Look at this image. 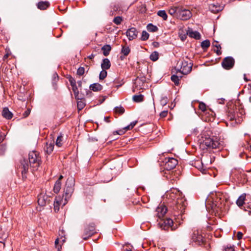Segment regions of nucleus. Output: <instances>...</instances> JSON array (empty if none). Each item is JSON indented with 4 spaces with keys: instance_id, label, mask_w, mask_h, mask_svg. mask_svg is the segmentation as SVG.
<instances>
[{
    "instance_id": "c03bdc74",
    "label": "nucleus",
    "mask_w": 251,
    "mask_h": 251,
    "mask_svg": "<svg viewBox=\"0 0 251 251\" xmlns=\"http://www.w3.org/2000/svg\"><path fill=\"white\" fill-rule=\"evenodd\" d=\"M67 78L68 79L72 87L76 85L75 80L72 76L69 75Z\"/></svg>"
},
{
    "instance_id": "39448f33",
    "label": "nucleus",
    "mask_w": 251,
    "mask_h": 251,
    "mask_svg": "<svg viewBox=\"0 0 251 251\" xmlns=\"http://www.w3.org/2000/svg\"><path fill=\"white\" fill-rule=\"evenodd\" d=\"M146 79L145 76L137 77L134 80L133 86V91L134 92L144 89L145 83Z\"/></svg>"
},
{
    "instance_id": "cd10ccee",
    "label": "nucleus",
    "mask_w": 251,
    "mask_h": 251,
    "mask_svg": "<svg viewBox=\"0 0 251 251\" xmlns=\"http://www.w3.org/2000/svg\"><path fill=\"white\" fill-rule=\"evenodd\" d=\"M209 10L213 13H216L221 10V8L219 5L215 4H210L209 7Z\"/></svg>"
},
{
    "instance_id": "c9c22d12",
    "label": "nucleus",
    "mask_w": 251,
    "mask_h": 251,
    "mask_svg": "<svg viewBox=\"0 0 251 251\" xmlns=\"http://www.w3.org/2000/svg\"><path fill=\"white\" fill-rule=\"evenodd\" d=\"M72 90L74 92L75 98L77 100L80 99V98L79 97V91L76 86V85L72 86Z\"/></svg>"
},
{
    "instance_id": "13d9d810",
    "label": "nucleus",
    "mask_w": 251,
    "mask_h": 251,
    "mask_svg": "<svg viewBox=\"0 0 251 251\" xmlns=\"http://www.w3.org/2000/svg\"><path fill=\"white\" fill-rule=\"evenodd\" d=\"M4 136L3 135L1 132H0V143L4 140Z\"/></svg>"
},
{
    "instance_id": "c756f323",
    "label": "nucleus",
    "mask_w": 251,
    "mask_h": 251,
    "mask_svg": "<svg viewBox=\"0 0 251 251\" xmlns=\"http://www.w3.org/2000/svg\"><path fill=\"white\" fill-rule=\"evenodd\" d=\"M132 100L135 102H140L144 100V96L142 94L134 95Z\"/></svg>"
},
{
    "instance_id": "338daca9",
    "label": "nucleus",
    "mask_w": 251,
    "mask_h": 251,
    "mask_svg": "<svg viewBox=\"0 0 251 251\" xmlns=\"http://www.w3.org/2000/svg\"><path fill=\"white\" fill-rule=\"evenodd\" d=\"M63 178V176L62 175L60 176L58 179L57 180H59V182H61V179Z\"/></svg>"
},
{
    "instance_id": "423d86ee",
    "label": "nucleus",
    "mask_w": 251,
    "mask_h": 251,
    "mask_svg": "<svg viewBox=\"0 0 251 251\" xmlns=\"http://www.w3.org/2000/svg\"><path fill=\"white\" fill-rule=\"evenodd\" d=\"M192 66L193 63L190 60H189V61L184 60L181 63L179 71L183 75H187L191 72Z\"/></svg>"
},
{
    "instance_id": "3c124183",
    "label": "nucleus",
    "mask_w": 251,
    "mask_h": 251,
    "mask_svg": "<svg viewBox=\"0 0 251 251\" xmlns=\"http://www.w3.org/2000/svg\"><path fill=\"white\" fill-rule=\"evenodd\" d=\"M31 109L30 108H27L23 114V116L24 118L27 117L30 113Z\"/></svg>"
},
{
    "instance_id": "f257e3e1",
    "label": "nucleus",
    "mask_w": 251,
    "mask_h": 251,
    "mask_svg": "<svg viewBox=\"0 0 251 251\" xmlns=\"http://www.w3.org/2000/svg\"><path fill=\"white\" fill-rule=\"evenodd\" d=\"M42 160L38 152L32 151L29 153L28 159L23 158L20 161L19 168L23 179L27 178V174L29 167L32 171L37 170L41 164Z\"/></svg>"
},
{
    "instance_id": "7c9ffc66",
    "label": "nucleus",
    "mask_w": 251,
    "mask_h": 251,
    "mask_svg": "<svg viewBox=\"0 0 251 251\" xmlns=\"http://www.w3.org/2000/svg\"><path fill=\"white\" fill-rule=\"evenodd\" d=\"M61 186V182H59V180H56L55 182L54 187H53V191L54 193H57L59 192Z\"/></svg>"
},
{
    "instance_id": "a878e982",
    "label": "nucleus",
    "mask_w": 251,
    "mask_h": 251,
    "mask_svg": "<svg viewBox=\"0 0 251 251\" xmlns=\"http://www.w3.org/2000/svg\"><path fill=\"white\" fill-rule=\"evenodd\" d=\"M103 54L104 56H106L109 55L111 47L109 45H105L101 48Z\"/></svg>"
},
{
    "instance_id": "72a5a7b5",
    "label": "nucleus",
    "mask_w": 251,
    "mask_h": 251,
    "mask_svg": "<svg viewBox=\"0 0 251 251\" xmlns=\"http://www.w3.org/2000/svg\"><path fill=\"white\" fill-rule=\"evenodd\" d=\"M147 30L150 32H155L157 31L158 28L156 26L153 25L152 24H149L147 26Z\"/></svg>"
},
{
    "instance_id": "bf43d9fd",
    "label": "nucleus",
    "mask_w": 251,
    "mask_h": 251,
    "mask_svg": "<svg viewBox=\"0 0 251 251\" xmlns=\"http://www.w3.org/2000/svg\"><path fill=\"white\" fill-rule=\"evenodd\" d=\"M132 129L130 125H128V126H126L125 127L124 129L125 130V131H127L128 130H130Z\"/></svg>"
},
{
    "instance_id": "69168bd1",
    "label": "nucleus",
    "mask_w": 251,
    "mask_h": 251,
    "mask_svg": "<svg viewBox=\"0 0 251 251\" xmlns=\"http://www.w3.org/2000/svg\"><path fill=\"white\" fill-rule=\"evenodd\" d=\"M58 242H59V240L58 239H56V240L55 241V246L57 247V245L58 244Z\"/></svg>"
},
{
    "instance_id": "7ed1b4c3",
    "label": "nucleus",
    "mask_w": 251,
    "mask_h": 251,
    "mask_svg": "<svg viewBox=\"0 0 251 251\" xmlns=\"http://www.w3.org/2000/svg\"><path fill=\"white\" fill-rule=\"evenodd\" d=\"M191 239L192 242L198 246H201L206 241L203 236V233L200 229H194L192 231L191 235Z\"/></svg>"
},
{
    "instance_id": "0e129e2a",
    "label": "nucleus",
    "mask_w": 251,
    "mask_h": 251,
    "mask_svg": "<svg viewBox=\"0 0 251 251\" xmlns=\"http://www.w3.org/2000/svg\"><path fill=\"white\" fill-rule=\"evenodd\" d=\"M77 83H78V86H79V87H81V84H82V82H81V81H78L77 82Z\"/></svg>"
},
{
    "instance_id": "79ce46f5",
    "label": "nucleus",
    "mask_w": 251,
    "mask_h": 251,
    "mask_svg": "<svg viewBox=\"0 0 251 251\" xmlns=\"http://www.w3.org/2000/svg\"><path fill=\"white\" fill-rule=\"evenodd\" d=\"M160 101L161 105L165 106L168 102V99L167 96H162Z\"/></svg>"
},
{
    "instance_id": "4d7b16f0",
    "label": "nucleus",
    "mask_w": 251,
    "mask_h": 251,
    "mask_svg": "<svg viewBox=\"0 0 251 251\" xmlns=\"http://www.w3.org/2000/svg\"><path fill=\"white\" fill-rule=\"evenodd\" d=\"M152 45L155 48H158L159 47V43L157 42H153Z\"/></svg>"
},
{
    "instance_id": "dca6fc26",
    "label": "nucleus",
    "mask_w": 251,
    "mask_h": 251,
    "mask_svg": "<svg viewBox=\"0 0 251 251\" xmlns=\"http://www.w3.org/2000/svg\"><path fill=\"white\" fill-rule=\"evenodd\" d=\"M187 34L191 38H193L195 39H200L201 35L200 33L197 31H193L192 29H189L187 31Z\"/></svg>"
},
{
    "instance_id": "09e8293b",
    "label": "nucleus",
    "mask_w": 251,
    "mask_h": 251,
    "mask_svg": "<svg viewBox=\"0 0 251 251\" xmlns=\"http://www.w3.org/2000/svg\"><path fill=\"white\" fill-rule=\"evenodd\" d=\"M84 74V68L83 67H79L77 70V74L80 76Z\"/></svg>"
},
{
    "instance_id": "5701e85b",
    "label": "nucleus",
    "mask_w": 251,
    "mask_h": 251,
    "mask_svg": "<svg viewBox=\"0 0 251 251\" xmlns=\"http://www.w3.org/2000/svg\"><path fill=\"white\" fill-rule=\"evenodd\" d=\"M50 6V3L48 1H40L37 4V6L40 10H45Z\"/></svg>"
},
{
    "instance_id": "bb28decb",
    "label": "nucleus",
    "mask_w": 251,
    "mask_h": 251,
    "mask_svg": "<svg viewBox=\"0 0 251 251\" xmlns=\"http://www.w3.org/2000/svg\"><path fill=\"white\" fill-rule=\"evenodd\" d=\"M212 46L217 48L216 50H214V51L216 52V54L218 55H220V54H221V47L220 45L218 44V42L216 41H214L212 43Z\"/></svg>"
},
{
    "instance_id": "9b49d317",
    "label": "nucleus",
    "mask_w": 251,
    "mask_h": 251,
    "mask_svg": "<svg viewBox=\"0 0 251 251\" xmlns=\"http://www.w3.org/2000/svg\"><path fill=\"white\" fill-rule=\"evenodd\" d=\"M69 182V180L68 179L67 181V183L66 184L65 188L64 189V196L63 197H65V199L66 200L67 199L69 198L74 192V187L72 184H71L70 185L68 184Z\"/></svg>"
},
{
    "instance_id": "f03ea898",
    "label": "nucleus",
    "mask_w": 251,
    "mask_h": 251,
    "mask_svg": "<svg viewBox=\"0 0 251 251\" xmlns=\"http://www.w3.org/2000/svg\"><path fill=\"white\" fill-rule=\"evenodd\" d=\"M201 146L208 149H222L223 144L216 137H202Z\"/></svg>"
},
{
    "instance_id": "680f3d73",
    "label": "nucleus",
    "mask_w": 251,
    "mask_h": 251,
    "mask_svg": "<svg viewBox=\"0 0 251 251\" xmlns=\"http://www.w3.org/2000/svg\"><path fill=\"white\" fill-rule=\"evenodd\" d=\"M104 121L106 123H110V121L109 120V117H104Z\"/></svg>"
},
{
    "instance_id": "412c9836",
    "label": "nucleus",
    "mask_w": 251,
    "mask_h": 251,
    "mask_svg": "<svg viewBox=\"0 0 251 251\" xmlns=\"http://www.w3.org/2000/svg\"><path fill=\"white\" fill-rule=\"evenodd\" d=\"M111 63L108 58H104L102 60L101 64V67L103 70H108L110 68Z\"/></svg>"
},
{
    "instance_id": "b1692460",
    "label": "nucleus",
    "mask_w": 251,
    "mask_h": 251,
    "mask_svg": "<svg viewBox=\"0 0 251 251\" xmlns=\"http://www.w3.org/2000/svg\"><path fill=\"white\" fill-rule=\"evenodd\" d=\"M246 195L245 194H242L237 200L236 204L239 207L243 206L245 203Z\"/></svg>"
},
{
    "instance_id": "603ef678",
    "label": "nucleus",
    "mask_w": 251,
    "mask_h": 251,
    "mask_svg": "<svg viewBox=\"0 0 251 251\" xmlns=\"http://www.w3.org/2000/svg\"><path fill=\"white\" fill-rule=\"evenodd\" d=\"M167 114H168V111L167 110H164V111H162L160 113V116L161 118H164V117L167 116Z\"/></svg>"
},
{
    "instance_id": "aec40b11",
    "label": "nucleus",
    "mask_w": 251,
    "mask_h": 251,
    "mask_svg": "<svg viewBox=\"0 0 251 251\" xmlns=\"http://www.w3.org/2000/svg\"><path fill=\"white\" fill-rule=\"evenodd\" d=\"M61 201H62V199H61V197H57L55 198L54 201V203H53L54 210L55 212L58 211V210L59 209V206H60V204H61Z\"/></svg>"
},
{
    "instance_id": "6e6d98bb",
    "label": "nucleus",
    "mask_w": 251,
    "mask_h": 251,
    "mask_svg": "<svg viewBox=\"0 0 251 251\" xmlns=\"http://www.w3.org/2000/svg\"><path fill=\"white\" fill-rule=\"evenodd\" d=\"M125 133L123 130H119L114 132V134H117L119 135H122Z\"/></svg>"
},
{
    "instance_id": "864d4df0",
    "label": "nucleus",
    "mask_w": 251,
    "mask_h": 251,
    "mask_svg": "<svg viewBox=\"0 0 251 251\" xmlns=\"http://www.w3.org/2000/svg\"><path fill=\"white\" fill-rule=\"evenodd\" d=\"M5 151V147L4 146H1L0 147V154L2 155L4 153Z\"/></svg>"
},
{
    "instance_id": "49530a36",
    "label": "nucleus",
    "mask_w": 251,
    "mask_h": 251,
    "mask_svg": "<svg viewBox=\"0 0 251 251\" xmlns=\"http://www.w3.org/2000/svg\"><path fill=\"white\" fill-rule=\"evenodd\" d=\"M115 112H116V113H119V114H123V113H124V112H125V109H124V108L123 107H122V106H121V107H115Z\"/></svg>"
},
{
    "instance_id": "1a4fd4ad",
    "label": "nucleus",
    "mask_w": 251,
    "mask_h": 251,
    "mask_svg": "<svg viewBox=\"0 0 251 251\" xmlns=\"http://www.w3.org/2000/svg\"><path fill=\"white\" fill-rule=\"evenodd\" d=\"M234 63L235 61L232 57L227 56L223 59L222 66L225 69L229 70L233 68Z\"/></svg>"
},
{
    "instance_id": "ddd939ff",
    "label": "nucleus",
    "mask_w": 251,
    "mask_h": 251,
    "mask_svg": "<svg viewBox=\"0 0 251 251\" xmlns=\"http://www.w3.org/2000/svg\"><path fill=\"white\" fill-rule=\"evenodd\" d=\"M163 223L162 225H164L163 228L164 229H167L168 227H171L172 230H175L177 226H173V221L170 218H166L163 219Z\"/></svg>"
},
{
    "instance_id": "8fccbe9b",
    "label": "nucleus",
    "mask_w": 251,
    "mask_h": 251,
    "mask_svg": "<svg viewBox=\"0 0 251 251\" xmlns=\"http://www.w3.org/2000/svg\"><path fill=\"white\" fill-rule=\"evenodd\" d=\"M77 108L79 110H81L85 106V104L82 101H78L77 102Z\"/></svg>"
},
{
    "instance_id": "052dcab7",
    "label": "nucleus",
    "mask_w": 251,
    "mask_h": 251,
    "mask_svg": "<svg viewBox=\"0 0 251 251\" xmlns=\"http://www.w3.org/2000/svg\"><path fill=\"white\" fill-rule=\"evenodd\" d=\"M136 123H137V122L136 121L135 122H133L131 123V124L129 125H130L131 128H133V127L136 124Z\"/></svg>"
},
{
    "instance_id": "f704fd0d",
    "label": "nucleus",
    "mask_w": 251,
    "mask_h": 251,
    "mask_svg": "<svg viewBox=\"0 0 251 251\" xmlns=\"http://www.w3.org/2000/svg\"><path fill=\"white\" fill-rule=\"evenodd\" d=\"M210 45V43L209 40H205L201 43V47L202 49L206 50Z\"/></svg>"
},
{
    "instance_id": "58836bf2",
    "label": "nucleus",
    "mask_w": 251,
    "mask_h": 251,
    "mask_svg": "<svg viewBox=\"0 0 251 251\" xmlns=\"http://www.w3.org/2000/svg\"><path fill=\"white\" fill-rule=\"evenodd\" d=\"M149 34L145 30L142 31L141 39L142 41H146L149 39Z\"/></svg>"
},
{
    "instance_id": "de8ad7c7",
    "label": "nucleus",
    "mask_w": 251,
    "mask_h": 251,
    "mask_svg": "<svg viewBox=\"0 0 251 251\" xmlns=\"http://www.w3.org/2000/svg\"><path fill=\"white\" fill-rule=\"evenodd\" d=\"M199 109L203 112H204L206 110V105L204 103H203L202 102H201L199 103Z\"/></svg>"
},
{
    "instance_id": "f8f14e48",
    "label": "nucleus",
    "mask_w": 251,
    "mask_h": 251,
    "mask_svg": "<svg viewBox=\"0 0 251 251\" xmlns=\"http://www.w3.org/2000/svg\"><path fill=\"white\" fill-rule=\"evenodd\" d=\"M126 35L129 40H132L137 38L138 31L135 28L131 27L126 31Z\"/></svg>"
},
{
    "instance_id": "f3484780",
    "label": "nucleus",
    "mask_w": 251,
    "mask_h": 251,
    "mask_svg": "<svg viewBox=\"0 0 251 251\" xmlns=\"http://www.w3.org/2000/svg\"><path fill=\"white\" fill-rule=\"evenodd\" d=\"M48 197L44 195H40L38 197V203L39 205L45 206L47 202Z\"/></svg>"
},
{
    "instance_id": "393cba45",
    "label": "nucleus",
    "mask_w": 251,
    "mask_h": 251,
    "mask_svg": "<svg viewBox=\"0 0 251 251\" xmlns=\"http://www.w3.org/2000/svg\"><path fill=\"white\" fill-rule=\"evenodd\" d=\"M237 117H239L238 114L234 111H229L228 112V119L230 121L235 120L236 122H237Z\"/></svg>"
},
{
    "instance_id": "20e7f679",
    "label": "nucleus",
    "mask_w": 251,
    "mask_h": 251,
    "mask_svg": "<svg viewBox=\"0 0 251 251\" xmlns=\"http://www.w3.org/2000/svg\"><path fill=\"white\" fill-rule=\"evenodd\" d=\"M178 10L177 18L181 20H187L192 16L191 11L182 6H179Z\"/></svg>"
},
{
    "instance_id": "37998d69",
    "label": "nucleus",
    "mask_w": 251,
    "mask_h": 251,
    "mask_svg": "<svg viewBox=\"0 0 251 251\" xmlns=\"http://www.w3.org/2000/svg\"><path fill=\"white\" fill-rule=\"evenodd\" d=\"M123 21L122 17L121 16H117L115 17L113 19V22L117 25H119L121 24V22Z\"/></svg>"
},
{
    "instance_id": "e433bc0d",
    "label": "nucleus",
    "mask_w": 251,
    "mask_h": 251,
    "mask_svg": "<svg viewBox=\"0 0 251 251\" xmlns=\"http://www.w3.org/2000/svg\"><path fill=\"white\" fill-rule=\"evenodd\" d=\"M62 141H63V136L62 135H60L58 136L56 139V145L58 147H60L62 145Z\"/></svg>"
},
{
    "instance_id": "2eb2a0df",
    "label": "nucleus",
    "mask_w": 251,
    "mask_h": 251,
    "mask_svg": "<svg viewBox=\"0 0 251 251\" xmlns=\"http://www.w3.org/2000/svg\"><path fill=\"white\" fill-rule=\"evenodd\" d=\"M221 199H219L218 197L215 200L213 198L212 203L211 205V208L214 210H217V209H221L222 208L221 202L220 201Z\"/></svg>"
},
{
    "instance_id": "9d476101",
    "label": "nucleus",
    "mask_w": 251,
    "mask_h": 251,
    "mask_svg": "<svg viewBox=\"0 0 251 251\" xmlns=\"http://www.w3.org/2000/svg\"><path fill=\"white\" fill-rule=\"evenodd\" d=\"M166 159L167 161L165 162V167L168 170L174 169L178 164V161L174 158L169 157Z\"/></svg>"
},
{
    "instance_id": "4468645a",
    "label": "nucleus",
    "mask_w": 251,
    "mask_h": 251,
    "mask_svg": "<svg viewBox=\"0 0 251 251\" xmlns=\"http://www.w3.org/2000/svg\"><path fill=\"white\" fill-rule=\"evenodd\" d=\"M167 208L165 206L163 205H161L158 206L156 209V212L157 217L161 219L162 218L164 215L167 212Z\"/></svg>"
},
{
    "instance_id": "6e6552de",
    "label": "nucleus",
    "mask_w": 251,
    "mask_h": 251,
    "mask_svg": "<svg viewBox=\"0 0 251 251\" xmlns=\"http://www.w3.org/2000/svg\"><path fill=\"white\" fill-rule=\"evenodd\" d=\"M186 206L187 202L184 200L180 199L177 201L175 209L178 211V215H180L181 217L184 213Z\"/></svg>"
},
{
    "instance_id": "4c0bfd02",
    "label": "nucleus",
    "mask_w": 251,
    "mask_h": 251,
    "mask_svg": "<svg viewBox=\"0 0 251 251\" xmlns=\"http://www.w3.org/2000/svg\"><path fill=\"white\" fill-rule=\"evenodd\" d=\"M130 50L128 47H123L122 49V53L125 55L127 56L130 52Z\"/></svg>"
},
{
    "instance_id": "e2e57ef3",
    "label": "nucleus",
    "mask_w": 251,
    "mask_h": 251,
    "mask_svg": "<svg viewBox=\"0 0 251 251\" xmlns=\"http://www.w3.org/2000/svg\"><path fill=\"white\" fill-rule=\"evenodd\" d=\"M94 56H95V55L94 54H92L90 55H89L88 57L90 59H92L94 58Z\"/></svg>"
},
{
    "instance_id": "a19ab883",
    "label": "nucleus",
    "mask_w": 251,
    "mask_h": 251,
    "mask_svg": "<svg viewBox=\"0 0 251 251\" xmlns=\"http://www.w3.org/2000/svg\"><path fill=\"white\" fill-rule=\"evenodd\" d=\"M171 78L172 81L173 82H174L176 85H178L179 84V76H178L176 75H172Z\"/></svg>"
},
{
    "instance_id": "6ab92c4d",
    "label": "nucleus",
    "mask_w": 251,
    "mask_h": 251,
    "mask_svg": "<svg viewBox=\"0 0 251 251\" xmlns=\"http://www.w3.org/2000/svg\"><path fill=\"white\" fill-rule=\"evenodd\" d=\"M90 89L94 92L100 91L102 89V86L98 83H95L90 85Z\"/></svg>"
},
{
    "instance_id": "a18cd8bd",
    "label": "nucleus",
    "mask_w": 251,
    "mask_h": 251,
    "mask_svg": "<svg viewBox=\"0 0 251 251\" xmlns=\"http://www.w3.org/2000/svg\"><path fill=\"white\" fill-rule=\"evenodd\" d=\"M222 251H235L234 246H225L224 247Z\"/></svg>"
},
{
    "instance_id": "a211bd4d",
    "label": "nucleus",
    "mask_w": 251,
    "mask_h": 251,
    "mask_svg": "<svg viewBox=\"0 0 251 251\" xmlns=\"http://www.w3.org/2000/svg\"><path fill=\"white\" fill-rule=\"evenodd\" d=\"M3 117L8 120L12 119L13 114L10 112L7 107H4L2 112Z\"/></svg>"
},
{
    "instance_id": "0eeeda50",
    "label": "nucleus",
    "mask_w": 251,
    "mask_h": 251,
    "mask_svg": "<svg viewBox=\"0 0 251 251\" xmlns=\"http://www.w3.org/2000/svg\"><path fill=\"white\" fill-rule=\"evenodd\" d=\"M95 233V225L93 223H90L85 227L83 239L86 240Z\"/></svg>"
},
{
    "instance_id": "c85d7f7f",
    "label": "nucleus",
    "mask_w": 251,
    "mask_h": 251,
    "mask_svg": "<svg viewBox=\"0 0 251 251\" xmlns=\"http://www.w3.org/2000/svg\"><path fill=\"white\" fill-rule=\"evenodd\" d=\"M179 6L172 7L169 9V13L172 16H176L177 18L178 10Z\"/></svg>"
},
{
    "instance_id": "ea45409f",
    "label": "nucleus",
    "mask_w": 251,
    "mask_h": 251,
    "mask_svg": "<svg viewBox=\"0 0 251 251\" xmlns=\"http://www.w3.org/2000/svg\"><path fill=\"white\" fill-rule=\"evenodd\" d=\"M107 72L106 70H103L100 72L99 75V79L100 80H103L107 76Z\"/></svg>"
},
{
    "instance_id": "2f4dec72",
    "label": "nucleus",
    "mask_w": 251,
    "mask_h": 251,
    "mask_svg": "<svg viewBox=\"0 0 251 251\" xmlns=\"http://www.w3.org/2000/svg\"><path fill=\"white\" fill-rule=\"evenodd\" d=\"M159 53L157 51H154L150 55V58L153 61H156L158 59Z\"/></svg>"
},
{
    "instance_id": "5fc2aeb1",
    "label": "nucleus",
    "mask_w": 251,
    "mask_h": 251,
    "mask_svg": "<svg viewBox=\"0 0 251 251\" xmlns=\"http://www.w3.org/2000/svg\"><path fill=\"white\" fill-rule=\"evenodd\" d=\"M243 236V233L241 232H238L237 234V237L238 240L242 238Z\"/></svg>"
},
{
    "instance_id": "4be33fe9",
    "label": "nucleus",
    "mask_w": 251,
    "mask_h": 251,
    "mask_svg": "<svg viewBox=\"0 0 251 251\" xmlns=\"http://www.w3.org/2000/svg\"><path fill=\"white\" fill-rule=\"evenodd\" d=\"M54 148V142H47L46 146L44 148L45 151L48 154H50L53 150Z\"/></svg>"
},
{
    "instance_id": "774afa93",
    "label": "nucleus",
    "mask_w": 251,
    "mask_h": 251,
    "mask_svg": "<svg viewBox=\"0 0 251 251\" xmlns=\"http://www.w3.org/2000/svg\"><path fill=\"white\" fill-rule=\"evenodd\" d=\"M248 89H250L251 91V83H249L248 85Z\"/></svg>"
},
{
    "instance_id": "473e14b6",
    "label": "nucleus",
    "mask_w": 251,
    "mask_h": 251,
    "mask_svg": "<svg viewBox=\"0 0 251 251\" xmlns=\"http://www.w3.org/2000/svg\"><path fill=\"white\" fill-rule=\"evenodd\" d=\"M157 14L158 16L162 18L163 20L166 21L167 20L168 16L165 10H159L157 12Z\"/></svg>"
}]
</instances>
